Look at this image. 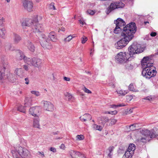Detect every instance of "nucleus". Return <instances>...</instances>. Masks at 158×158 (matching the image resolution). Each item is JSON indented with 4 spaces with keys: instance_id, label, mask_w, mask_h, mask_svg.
<instances>
[{
    "instance_id": "nucleus-1",
    "label": "nucleus",
    "mask_w": 158,
    "mask_h": 158,
    "mask_svg": "<svg viewBox=\"0 0 158 158\" xmlns=\"http://www.w3.org/2000/svg\"><path fill=\"white\" fill-rule=\"evenodd\" d=\"M136 31V27L134 23H131L127 25L121 34L123 38L118 41L115 44L117 49H120L125 46L134 37Z\"/></svg>"
},
{
    "instance_id": "nucleus-2",
    "label": "nucleus",
    "mask_w": 158,
    "mask_h": 158,
    "mask_svg": "<svg viewBox=\"0 0 158 158\" xmlns=\"http://www.w3.org/2000/svg\"><path fill=\"white\" fill-rule=\"evenodd\" d=\"M145 48L144 45L135 43L132 44L128 48L129 53L121 52L115 56L116 60L120 63L126 62L133 55L139 53L143 51Z\"/></svg>"
},
{
    "instance_id": "nucleus-3",
    "label": "nucleus",
    "mask_w": 158,
    "mask_h": 158,
    "mask_svg": "<svg viewBox=\"0 0 158 158\" xmlns=\"http://www.w3.org/2000/svg\"><path fill=\"white\" fill-rule=\"evenodd\" d=\"M151 59L148 56L144 57L141 61V65L143 69L142 74L146 78L150 79L155 76L156 73L155 68L152 63H150Z\"/></svg>"
},
{
    "instance_id": "nucleus-4",
    "label": "nucleus",
    "mask_w": 158,
    "mask_h": 158,
    "mask_svg": "<svg viewBox=\"0 0 158 158\" xmlns=\"http://www.w3.org/2000/svg\"><path fill=\"white\" fill-rule=\"evenodd\" d=\"M14 156L17 157L18 155L23 158H31V156L30 152L26 148L19 146L11 151Z\"/></svg>"
},
{
    "instance_id": "nucleus-5",
    "label": "nucleus",
    "mask_w": 158,
    "mask_h": 158,
    "mask_svg": "<svg viewBox=\"0 0 158 158\" xmlns=\"http://www.w3.org/2000/svg\"><path fill=\"white\" fill-rule=\"evenodd\" d=\"M26 63L30 66L39 69L41 67L42 61L41 59L36 58H26Z\"/></svg>"
},
{
    "instance_id": "nucleus-6",
    "label": "nucleus",
    "mask_w": 158,
    "mask_h": 158,
    "mask_svg": "<svg viewBox=\"0 0 158 158\" xmlns=\"http://www.w3.org/2000/svg\"><path fill=\"white\" fill-rule=\"evenodd\" d=\"M40 43L42 47L45 49H50L52 48L49 40L44 34H42L41 35Z\"/></svg>"
},
{
    "instance_id": "nucleus-7",
    "label": "nucleus",
    "mask_w": 158,
    "mask_h": 158,
    "mask_svg": "<svg viewBox=\"0 0 158 158\" xmlns=\"http://www.w3.org/2000/svg\"><path fill=\"white\" fill-rule=\"evenodd\" d=\"M40 110V108L39 106L32 107L29 109V113L32 115L36 117H39Z\"/></svg>"
},
{
    "instance_id": "nucleus-8",
    "label": "nucleus",
    "mask_w": 158,
    "mask_h": 158,
    "mask_svg": "<svg viewBox=\"0 0 158 158\" xmlns=\"http://www.w3.org/2000/svg\"><path fill=\"white\" fill-rule=\"evenodd\" d=\"M22 26L23 29L26 28L27 27L32 26L34 23L32 20L30 19H25L21 22Z\"/></svg>"
},
{
    "instance_id": "nucleus-9",
    "label": "nucleus",
    "mask_w": 158,
    "mask_h": 158,
    "mask_svg": "<svg viewBox=\"0 0 158 158\" xmlns=\"http://www.w3.org/2000/svg\"><path fill=\"white\" fill-rule=\"evenodd\" d=\"M43 102L44 110L49 111H52L54 110V105L50 102L44 101Z\"/></svg>"
},
{
    "instance_id": "nucleus-10",
    "label": "nucleus",
    "mask_w": 158,
    "mask_h": 158,
    "mask_svg": "<svg viewBox=\"0 0 158 158\" xmlns=\"http://www.w3.org/2000/svg\"><path fill=\"white\" fill-rule=\"evenodd\" d=\"M31 28L33 31L35 32H41L43 30L42 25L38 23H34L32 26H31Z\"/></svg>"
},
{
    "instance_id": "nucleus-11",
    "label": "nucleus",
    "mask_w": 158,
    "mask_h": 158,
    "mask_svg": "<svg viewBox=\"0 0 158 158\" xmlns=\"http://www.w3.org/2000/svg\"><path fill=\"white\" fill-rule=\"evenodd\" d=\"M33 3L31 1L25 0L23 2V5L25 9L29 11L32 10L33 7Z\"/></svg>"
},
{
    "instance_id": "nucleus-12",
    "label": "nucleus",
    "mask_w": 158,
    "mask_h": 158,
    "mask_svg": "<svg viewBox=\"0 0 158 158\" xmlns=\"http://www.w3.org/2000/svg\"><path fill=\"white\" fill-rule=\"evenodd\" d=\"M69 153L72 158H86L83 154L79 152H75L71 150L70 151Z\"/></svg>"
},
{
    "instance_id": "nucleus-13",
    "label": "nucleus",
    "mask_w": 158,
    "mask_h": 158,
    "mask_svg": "<svg viewBox=\"0 0 158 158\" xmlns=\"http://www.w3.org/2000/svg\"><path fill=\"white\" fill-rule=\"evenodd\" d=\"M114 23L115 24L116 26L120 27V29L123 30V28L125 27H123L125 25L126 23L123 19L120 18H118L114 21Z\"/></svg>"
},
{
    "instance_id": "nucleus-14",
    "label": "nucleus",
    "mask_w": 158,
    "mask_h": 158,
    "mask_svg": "<svg viewBox=\"0 0 158 158\" xmlns=\"http://www.w3.org/2000/svg\"><path fill=\"white\" fill-rule=\"evenodd\" d=\"M117 8H118L117 2H112L107 8L106 10V13L107 14H108L112 11Z\"/></svg>"
},
{
    "instance_id": "nucleus-15",
    "label": "nucleus",
    "mask_w": 158,
    "mask_h": 158,
    "mask_svg": "<svg viewBox=\"0 0 158 158\" xmlns=\"http://www.w3.org/2000/svg\"><path fill=\"white\" fill-rule=\"evenodd\" d=\"M16 58L18 60H22L23 59L24 62L26 63V61L25 60L26 58H28L25 56L24 54L22 52H18L17 54Z\"/></svg>"
},
{
    "instance_id": "nucleus-16",
    "label": "nucleus",
    "mask_w": 158,
    "mask_h": 158,
    "mask_svg": "<svg viewBox=\"0 0 158 158\" xmlns=\"http://www.w3.org/2000/svg\"><path fill=\"white\" fill-rule=\"evenodd\" d=\"M24 73V70L22 68H17L14 72L15 74L20 77H23Z\"/></svg>"
},
{
    "instance_id": "nucleus-17",
    "label": "nucleus",
    "mask_w": 158,
    "mask_h": 158,
    "mask_svg": "<svg viewBox=\"0 0 158 158\" xmlns=\"http://www.w3.org/2000/svg\"><path fill=\"white\" fill-rule=\"evenodd\" d=\"M48 37L52 41L56 42L57 40L56 34L54 31L51 32L49 33Z\"/></svg>"
},
{
    "instance_id": "nucleus-18",
    "label": "nucleus",
    "mask_w": 158,
    "mask_h": 158,
    "mask_svg": "<svg viewBox=\"0 0 158 158\" xmlns=\"http://www.w3.org/2000/svg\"><path fill=\"white\" fill-rule=\"evenodd\" d=\"M114 147L113 146L109 147L106 150V152L108 156L110 158H112L113 155V151L114 149Z\"/></svg>"
},
{
    "instance_id": "nucleus-19",
    "label": "nucleus",
    "mask_w": 158,
    "mask_h": 158,
    "mask_svg": "<svg viewBox=\"0 0 158 158\" xmlns=\"http://www.w3.org/2000/svg\"><path fill=\"white\" fill-rule=\"evenodd\" d=\"M26 45L28 49L31 52H33L35 51V47L31 42L29 41H27Z\"/></svg>"
},
{
    "instance_id": "nucleus-20",
    "label": "nucleus",
    "mask_w": 158,
    "mask_h": 158,
    "mask_svg": "<svg viewBox=\"0 0 158 158\" xmlns=\"http://www.w3.org/2000/svg\"><path fill=\"white\" fill-rule=\"evenodd\" d=\"M80 119L82 121H85L88 120H90L91 119V116L89 114H85L82 116L80 117Z\"/></svg>"
},
{
    "instance_id": "nucleus-21",
    "label": "nucleus",
    "mask_w": 158,
    "mask_h": 158,
    "mask_svg": "<svg viewBox=\"0 0 158 158\" xmlns=\"http://www.w3.org/2000/svg\"><path fill=\"white\" fill-rule=\"evenodd\" d=\"M21 37L19 35L14 33L13 34V40L15 44L19 43L21 40Z\"/></svg>"
},
{
    "instance_id": "nucleus-22",
    "label": "nucleus",
    "mask_w": 158,
    "mask_h": 158,
    "mask_svg": "<svg viewBox=\"0 0 158 158\" xmlns=\"http://www.w3.org/2000/svg\"><path fill=\"white\" fill-rule=\"evenodd\" d=\"M6 28L4 27L2 24L0 26V36L2 38L5 37L6 34Z\"/></svg>"
},
{
    "instance_id": "nucleus-23",
    "label": "nucleus",
    "mask_w": 158,
    "mask_h": 158,
    "mask_svg": "<svg viewBox=\"0 0 158 158\" xmlns=\"http://www.w3.org/2000/svg\"><path fill=\"white\" fill-rule=\"evenodd\" d=\"M116 92H117L119 96H123L128 93V91L122 89H118L116 90Z\"/></svg>"
},
{
    "instance_id": "nucleus-24",
    "label": "nucleus",
    "mask_w": 158,
    "mask_h": 158,
    "mask_svg": "<svg viewBox=\"0 0 158 158\" xmlns=\"http://www.w3.org/2000/svg\"><path fill=\"white\" fill-rule=\"evenodd\" d=\"M39 121L40 119L39 117H36L34 119L33 125L34 127L39 129L40 128Z\"/></svg>"
},
{
    "instance_id": "nucleus-25",
    "label": "nucleus",
    "mask_w": 158,
    "mask_h": 158,
    "mask_svg": "<svg viewBox=\"0 0 158 158\" xmlns=\"http://www.w3.org/2000/svg\"><path fill=\"white\" fill-rule=\"evenodd\" d=\"M5 49L6 52H8L14 50V48L12 46L11 44L6 43L5 46Z\"/></svg>"
},
{
    "instance_id": "nucleus-26",
    "label": "nucleus",
    "mask_w": 158,
    "mask_h": 158,
    "mask_svg": "<svg viewBox=\"0 0 158 158\" xmlns=\"http://www.w3.org/2000/svg\"><path fill=\"white\" fill-rule=\"evenodd\" d=\"M32 99L31 98H26L25 100V107L30 106L32 105Z\"/></svg>"
},
{
    "instance_id": "nucleus-27",
    "label": "nucleus",
    "mask_w": 158,
    "mask_h": 158,
    "mask_svg": "<svg viewBox=\"0 0 158 158\" xmlns=\"http://www.w3.org/2000/svg\"><path fill=\"white\" fill-rule=\"evenodd\" d=\"M135 149V145L133 144H130L127 149V151L130 152L134 154V151Z\"/></svg>"
},
{
    "instance_id": "nucleus-28",
    "label": "nucleus",
    "mask_w": 158,
    "mask_h": 158,
    "mask_svg": "<svg viewBox=\"0 0 158 158\" xmlns=\"http://www.w3.org/2000/svg\"><path fill=\"white\" fill-rule=\"evenodd\" d=\"M133 154V153H131V152L129 151H127L122 157V158H131Z\"/></svg>"
},
{
    "instance_id": "nucleus-29",
    "label": "nucleus",
    "mask_w": 158,
    "mask_h": 158,
    "mask_svg": "<svg viewBox=\"0 0 158 158\" xmlns=\"http://www.w3.org/2000/svg\"><path fill=\"white\" fill-rule=\"evenodd\" d=\"M150 131L147 129H144L142 130L141 131V132L142 136L146 137L148 136L149 137V135H150Z\"/></svg>"
},
{
    "instance_id": "nucleus-30",
    "label": "nucleus",
    "mask_w": 158,
    "mask_h": 158,
    "mask_svg": "<svg viewBox=\"0 0 158 158\" xmlns=\"http://www.w3.org/2000/svg\"><path fill=\"white\" fill-rule=\"evenodd\" d=\"M126 106V105L124 103L119 104L117 105H115L114 104L110 105L109 106L110 108H113L115 109L118 107L124 106Z\"/></svg>"
},
{
    "instance_id": "nucleus-31",
    "label": "nucleus",
    "mask_w": 158,
    "mask_h": 158,
    "mask_svg": "<svg viewBox=\"0 0 158 158\" xmlns=\"http://www.w3.org/2000/svg\"><path fill=\"white\" fill-rule=\"evenodd\" d=\"M150 140L149 137L148 136H142L140 139V141L143 143H145L147 141H148Z\"/></svg>"
},
{
    "instance_id": "nucleus-32",
    "label": "nucleus",
    "mask_w": 158,
    "mask_h": 158,
    "mask_svg": "<svg viewBox=\"0 0 158 158\" xmlns=\"http://www.w3.org/2000/svg\"><path fill=\"white\" fill-rule=\"evenodd\" d=\"M73 38H74V37H73V35H70L65 38L64 39V41L65 42H70L71 40Z\"/></svg>"
},
{
    "instance_id": "nucleus-33",
    "label": "nucleus",
    "mask_w": 158,
    "mask_h": 158,
    "mask_svg": "<svg viewBox=\"0 0 158 158\" xmlns=\"http://www.w3.org/2000/svg\"><path fill=\"white\" fill-rule=\"evenodd\" d=\"M137 125L136 124H132L129 126V128L131 131H134L138 129V128L137 127Z\"/></svg>"
},
{
    "instance_id": "nucleus-34",
    "label": "nucleus",
    "mask_w": 158,
    "mask_h": 158,
    "mask_svg": "<svg viewBox=\"0 0 158 158\" xmlns=\"http://www.w3.org/2000/svg\"><path fill=\"white\" fill-rule=\"evenodd\" d=\"M128 89L130 91H132L135 92H137L138 91L136 90L134 88V86L132 84H131L128 87Z\"/></svg>"
},
{
    "instance_id": "nucleus-35",
    "label": "nucleus",
    "mask_w": 158,
    "mask_h": 158,
    "mask_svg": "<svg viewBox=\"0 0 158 158\" xmlns=\"http://www.w3.org/2000/svg\"><path fill=\"white\" fill-rule=\"evenodd\" d=\"M66 97H67L68 100L70 101H73V96L70 93H67L66 95Z\"/></svg>"
},
{
    "instance_id": "nucleus-36",
    "label": "nucleus",
    "mask_w": 158,
    "mask_h": 158,
    "mask_svg": "<svg viewBox=\"0 0 158 158\" xmlns=\"http://www.w3.org/2000/svg\"><path fill=\"white\" fill-rule=\"evenodd\" d=\"M122 30V29H120V27L116 26L114 30V33L115 34H118L121 32Z\"/></svg>"
},
{
    "instance_id": "nucleus-37",
    "label": "nucleus",
    "mask_w": 158,
    "mask_h": 158,
    "mask_svg": "<svg viewBox=\"0 0 158 158\" xmlns=\"http://www.w3.org/2000/svg\"><path fill=\"white\" fill-rule=\"evenodd\" d=\"M101 119L102 121V123L103 124H105L109 121V119L108 118L106 117H102Z\"/></svg>"
},
{
    "instance_id": "nucleus-38",
    "label": "nucleus",
    "mask_w": 158,
    "mask_h": 158,
    "mask_svg": "<svg viewBox=\"0 0 158 158\" xmlns=\"http://www.w3.org/2000/svg\"><path fill=\"white\" fill-rule=\"evenodd\" d=\"M18 110L19 111L23 113H25L26 112L25 107L22 106H21L19 107L18 108Z\"/></svg>"
},
{
    "instance_id": "nucleus-39",
    "label": "nucleus",
    "mask_w": 158,
    "mask_h": 158,
    "mask_svg": "<svg viewBox=\"0 0 158 158\" xmlns=\"http://www.w3.org/2000/svg\"><path fill=\"white\" fill-rule=\"evenodd\" d=\"M157 135H156L155 132H153L152 131H150V135H149V139L150 138H153L157 137Z\"/></svg>"
},
{
    "instance_id": "nucleus-40",
    "label": "nucleus",
    "mask_w": 158,
    "mask_h": 158,
    "mask_svg": "<svg viewBox=\"0 0 158 158\" xmlns=\"http://www.w3.org/2000/svg\"><path fill=\"white\" fill-rule=\"evenodd\" d=\"M76 139L77 140H81L84 139V137L82 135H77L76 136Z\"/></svg>"
},
{
    "instance_id": "nucleus-41",
    "label": "nucleus",
    "mask_w": 158,
    "mask_h": 158,
    "mask_svg": "<svg viewBox=\"0 0 158 158\" xmlns=\"http://www.w3.org/2000/svg\"><path fill=\"white\" fill-rule=\"evenodd\" d=\"M117 2V6L118 8H123L124 6L125 5L122 2Z\"/></svg>"
},
{
    "instance_id": "nucleus-42",
    "label": "nucleus",
    "mask_w": 158,
    "mask_h": 158,
    "mask_svg": "<svg viewBox=\"0 0 158 158\" xmlns=\"http://www.w3.org/2000/svg\"><path fill=\"white\" fill-rule=\"evenodd\" d=\"M94 128H95V129L96 130H99L100 131H101L102 128V127L101 126H100L97 125L96 124L94 125Z\"/></svg>"
},
{
    "instance_id": "nucleus-43",
    "label": "nucleus",
    "mask_w": 158,
    "mask_h": 158,
    "mask_svg": "<svg viewBox=\"0 0 158 158\" xmlns=\"http://www.w3.org/2000/svg\"><path fill=\"white\" fill-rule=\"evenodd\" d=\"M31 93L35 95L36 96H39L40 95V94L39 92L36 91H31Z\"/></svg>"
},
{
    "instance_id": "nucleus-44",
    "label": "nucleus",
    "mask_w": 158,
    "mask_h": 158,
    "mask_svg": "<svg viewBox=\"0 0 158 158\" xmlns=\"http://www.w3.org/2000/svg\"><path fill=\"white\" fill-rule=\"evenodd\" d=\"M87 40L88 39L86 37L83 36L81 38V43L83 44H85Z\"/></svg>"
},
{
    "instance_id": "nucleus-45",
    "label": "nucleus",
    "mask_w": 158,
    "mask_h": 158,
    "mask_svg": "<svg viewBox=\"0 0 158 158\" xmlns=\"http://www.w3.org/2000/svg\"><path fill=\"white\" fill-rule=\"evenodd\" d=\"M87 13L89 15H93L95 14V11L94 10H88L87 11Z\"/></svg>"
},
{
    "instance_id": "nucleus-46",
    "label": "nucleus",
    "mask_w": 158,
    "mask_h": 158,
    "mask_svg": "<svg viewBox=\"0 0 158 158\" xmlns=\"http://www.w3.org/2000/svg\"><path fill=\"white\" fill-rule=\"evenodd\" d=\"M83 90L86 93L88 94H91L92 92L91 91L89 90L88 89L86 88L85 87H84L83 89Z\"/></svg>"
},
{
    "instance_id": "nucleus-47",
    "label": "nucleus",
    "mask_w": 158,
    "mask_h": 158,
    "mask_svg": "<svg viewBox=\"0 0 158 158\" xmlns=\"http://www.w3.org/2000/svg\"><path fill=\"white\" fill-rule=\"evenodd\" d=\"M110 120V124L111 125L114 124L117 122V120L114 118L111 119Z\"/></svg>"
},
{
    "instance_id": "nucleus-48",
    "label": "nucleus",
    "mask_w": 158,
    "mask_h": 158,
    "mask_svg": "<svg viewBox=\"0 0 158 158\" xmlns=\"http://www.w3.org/2000/svg\"><path fill=\"white\" fill-rule=\"evenodd\" d=\"M49 8L51 9H53L54 10H56L54 6V3H51L49 6Z\"/></svg>"
},
{
    "instance_id": "nucleus-49",
    "label": "nucleus",
    "mask_w": 158,
    "mask_h": 158,
    "mask_svg": "<svg viewBox=\"0 0 158 158\" xmlns=\"http://www.w3.org/2000/svg\"><path fill=\"white\" fill-rule=\"evenodd\" d=\"M117 113V111L116 110H114V111H108L106 112V114H114L115 115Z\"/></svg>"
},
{
    "instance_id": "nucleus-50",
    "label": "nucleus",
    "mask_w": 158,
    "mask_h": 158,
    "mask_svg": "<svg viewBox=\"0 0 158 158\" xmlns=\"http://www.w3.org/2000/svg\"><path fill=\"white\" fill-rule=\"evenodd\" d=\"M8 79H10L11 81H12V79L13 78V74L11 73H9L8 76L6 77Z\"/></svg>"
},
{
    "instance_id": "nucleus-51",
    "label": "nucleus",
    "mask_w": 158,
    "mask_h": 158,
    "mask_svg": "<svg viewBox=\"0 0 158 158\" xmlns=\"http://www.w3.org/2000/svg\"><path fill=\"white\" fill-rule=\"evenodd\" d=\"M38 154L40 155L42 157H44L45 156L44 154V153L43 152H38Z\"/></svg>"
},
{
    "instance_id": "nucleus-52",
    "label": "nucleus",
    "mask_w": 158,
    "mask_h": 158,
    "mask_svg": "<svg viewBox=\"0 0 158 158\" xmlns=\"http://www.w3.org/2000/svg\"><path fill=\"white\" fill-rule=\"evenodd\" d=\"M5 73H3V72L1 73V72H0V79H2L3 78H5L6 77H4L5 75Z\"/></svg>"
},
{
    "instance_id": "nucleus-53",
    "label": "nucleus",
    "mask_w": 158,
    "mask_h": 158,
    "mask_svg": "<svg viewBox=\"0 0 158 158\" xmlns=\"http://www.w3.org/2000/svg\"><path fill=\"white\" fill-rule=\"evenodd\" d=\"M23 68L24 69L27 71H28L29 69V67L28 65H23Z\"/></svg>"
},
{
    "instance_id": "nucleus-54",
    "label": "nucleus",
    "mask_w": 158,
    "mask_h": 158,
    "mask_svg": "<svg viewBox=\"0 0 158 158\" xmlns=\"http://www.w3.org/2000/svg\"><path fill=\"white\" fill-rule=\"evenodd\" d=\"M133 98V97L132 95H128L127 96V99L129 101H131Z\"/></svg>"
},
{
    "instance_id": "nucleus-55",
    "label": "nucleus",
    "mask_w": 158,
    "mask_h": 158,
    "mask_svg": "<svg viewBox=\"0 0 158 158\" xmlns=\"http://www.w3.org/2000/svg\"><path fill=\"white\" fill-rule=\"evenodd\" d=\"M63 79L64 80L66 81H69L70 80V78L66 77H64Z\"/></svg>"
},
{
    "instance_id": "nucleus-56",
    "label": "nucleus",
    "mask_w": 158,
    "mask_h": 158,
    "mask_svg": "<svg viewBox=\"0 0 158 158\" xmlns=\"http://www.w3.org/2000/svg\"><path fill=\"white\" fill-rule=\"evenodd\" d=\"M50 150L52 152H56V149L54 148L51 147L50 148Z\"/></svg>"
},
{
    "instance_id": "nucleus-57",
    "label": "nucleus",
    "mask_w": 158,
    "mask_h": 158,
    "mask_svg": "<svg viewBox=\"0 0 158 158\" xmlns=\"http://www.w3.org/2000/svg\"><path fill=\"white\" fill-rule=\"evenodd\" d=\"M156 33L155 32H152L150 34L151 36L152 37H154V36H156Z\"/></svg>"
},
{
    "instance_id": "nucleus-58",
    "label": "nucleus",
    "mask_w": 158,
    "mask_h": 158,
    "mask_svg": "<svg viewBox=\"0 0 158 158\" xmlns=\"http://www.w3.org/2000/svg\"><path fill=\"white\" fill-rule=\"evenodd\" d=\"M60 148L61 149H63V150H64L65 148V146L63 144H62L60 145Z\"/></svg>"
},
{
    "instance_id": "nucleus-59",
    "label": "nucleus",
    "mask_w": 158,
    "mask_h": 158,
    "mask_svg": "<svg viewBox=\"0 0 158 158\" xmlns=\"http://www.w3.org/2000/svg\"><path fill=\"white\" fill-rule=\"evenodd\" d=\"M144 99L150 101L152 99V98L148 96L144 98Z\"/></svg>"
},
{
    "instance_id": "nucleus-60",
    "label": "nucleus",
    "mask_w": 158,
    "mask_h": 158,
    "mask_svg": "<svg viewBox=\"0 0 158 158\" xmlns=\"http://www.w3.org/2000/svg\"><path fill=\"white\" fill-rule=\"evenodd\" d=\"M79 21L80 23L82 25L85 24V23L82 20H80Z\"/></svg>"
},
{
    "instance_id": "nucleus-61",
    "label": "nucleus",
    "mask_w": 158,
    "mask_h": 158,
    "mask_svg": "<svg viewBox=\"0 0 158 158\" xmlns=\"http://www.w3.org/2000/svg\"><path fill=\"white\" fill-rule=\"evenodd\" d=\"M94 50L93 49H91L90 50V56H91L93 55V53L94 52Z\"/></svg>"
},
{
    "instance_id": "nucleus-62",
    "label": "nucleus",
    "mask_w": 158,
    "mask_h": 158,
    "mask_svg": "<svg viewBox=\"0 0 158 158\" xmlns=\"http://www.w3.org/2000/svg\"><path fill=\"white\" fill-rule=\"evenodd\" d=\"M25 83L26 84H28L29 83V81L28 79V78H25Z\"/></svg>"
},
{
    "instance_id": "nucleus-63",
    "label": "nucleus",
    "mask_w": 158,
    "mask_h": 158,
    "mask_svg": "<svg viewBox=\"0 0 158 158\" xmlns=\"http://www.w3.org/2000/svg\"><path fill=\"white\" fill-rule=\"evenodd\" d=\"M110 86H111V87L113 88H114L115 87V85H114V84H112V85H110Z\"/></svg>"
},
{
    "instance_id": "nucleus-64",
    "label": "nucleus",
    "mask_w": 158,
    "mask_h": 158,
    "mask_svg": "<svg viewBox=\"0 0 158 158\" xmlns=\"http://www.w3.org/2000/svg\"><path fill=\"white\" fill-rule=\"evenodd\" d=\"M2 20L0 19V26H1V25H2Z\"/></svg>"
}]
</instances>
